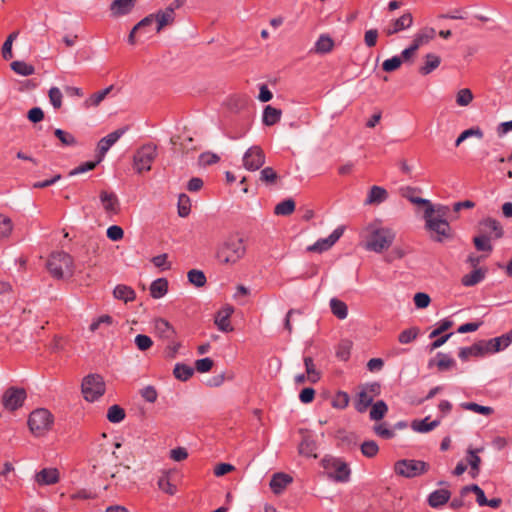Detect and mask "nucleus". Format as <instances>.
Instances as JSON below:
<instances>
[{
  "label": "nucleus",
  "instance_id": "f257e3e1",
  "mask_svg": "<svg viewBox=\"0 0 512 512\" xmlns=\"http://www.w3.org/2000/svg\"><path fill=\"white\" fill-rule=\"evenodd\" d=\"M361 236L365 240L366 250L381 253L392 245L396 235L391 228L383 226L379 220H374L363 228Z\"/></svg>",
  "mask_w": 512,
  "mask_h": 512
},
{
  "label": "nucleus",
  "instance_id": "f03ea898",
  "mask_svg": "<svg viewBox=\"0 0 512 512\" xmlns=\"http://www.w3.org/2000/svg\"><path fill=\"white\" fill-rule=\"evenodd\" d=\"M448 212L449 208L444 205L424 210L425 227L431 233V238L437 242L452 238V230L447 221Z\"/></svg>",
  "mask_w": 512,
  "mask_h": 512
},
{
  "label": "nucleus",
  "instance_id": "7ed1b4c3",
  "mask_svg": "<svg viewBox=\"0 0 512 512\" xmlns=\"http://www.w3.org/2000/svg\"><path fill=\"white\" fill-rule=\"evenodd\" d=\"M246 254V245L243 238L230 235L217 247L216 258L223 265H235Z\"/></svg>",
  "mask_w": 512,
  "mask_h": 512
},
{
  "label": "nucleus",
  "instance_id": "20e7f679",
  "mask_svg": "<svg viewBox=\"0 0 512 512\" xmlns=\"http://www.w3.org/2000/svg\"><path fill=\"white\" fill-rule=\"evenodd\" d=\"M46 266L50 274L56 279L71 277L74 272L72 257L65 252L52 253Z\"/></svg>",
  "mask_w": 512,
  "mask_h": 512
},
{
  "label": "nucleus",
  "instance_id": "39448f33",
  "mask_svg": "<svg viewBox=\"0 0 512 512\" xmlns=\"http://www.w3.org/2000/svg\"><path fill=\"white\" fill-rule=\"evenodd\" d=\"M321 465L329 479L340 483L349 481L351 470L348 464L341 458L326 455L321 460Z\"/></svg>",
  "mask_w": 512,
  "mask_h": 512
},
{
  "label": "nucleus",
  "instance_id": "423d86ee",
  "mask_svg": "<svg viewBox=\"0 0 512 512\" xmlns=\"http://www.w3.org/2000/svg\"><path fill=\"white\" fill-rule=\"evenodd\" d=\"M53 420V415L47 409L40 408L31 412L28 425L30 431L39 437L45 435L51 429Z\"/></svg>",
  "mask_w": 512,
  "mask_h": 512
},
{
  "label": "nucleus",
  "instance_id": "0eeeda50",
  "mask_svg": "<svg viewBox=\"0 0 512 512\" xmlns=\"http://www.w3.org/2000/svg\"><path fill=\"white\" fill-rule=\"evenodd\" d=\"M157 156V147L154 144H145L134 154L133 167L137 173L149 171Z\"/></svg>",
  "mask_w": 512,
  "mask_h": 512
},
{
  "label": "nucleus",
  "instance_id": "6e6552de",
  "mask_svg": "<svg viewBox=\"0 0 512 512\" xmlns=\"http://www.w3.org/2000/svg\"><path fill=\"white\" fill-rule=\"evenodd\" d=\"M428 467L429 465L421 460L403 459L394 464V471L400 476L413 478L427 472Z\"/></svg>",
  "mask_w": 512,
  "mask_h": 512
},
{
  "label": "nucleus",
  "instance_id": "1a4fd4ad",
  "mask_svg": "<svg viewBox=\"0 0 512 512\" xmlns=\"http://www.w3.org/2000/svg\"><path fill=\"white\" fill-rule=\"evenodd\" d=\"M380 393L381 386L377 382L361 386L355 401V409L359 413L365 412L372 405L374 398L380 395Z\"/></svg>",
  "mask_w": 512,
  "mask_h": 512
},
{
  "label": "nucleus",
  "instance_id": "9d476101",
  "mask_svg": "<svg viewBox=\"0 0 512 512\" xmlns=\"http://www.w3.org/2000/svg\"><path fill=\"white\" fill-rule=\"evenodd\" d=\"M84 398L93 402L105 393V382L100 375H88L82 382Z\"/></svg>",
  "mask_w": 512,
  "mask_h": 512
},
{
  "label": "nucleus",
  "instance_id": "9b49d317",
  "mask_svg": "<svg viewBox=\"0 0 512 512\" xmlns=\"http://www.w3.org/2000/svg\"><path fill=\"white\" fill-rule=\"evenodd\" d=\"M154 24V14L143 18L131 30L128 36V42L134 45L138 40L149 39L153 35V32H155Z\"/></svg>",
  "mask_w": 512,
  "mask_h": 512
},
{
  "label": "nucleus",
  "instance_id": "f8f14e48",
  "mask_svg": "<svg viewBox=\"0 0 512 512\" xmlns=\"http://www.w3.org/2000/svg\"><path fill=\"white\" fill-rule=\"evenodd\" d=\"M265 153L260 146H251L243 155V166L249 171H256L265 164Z\"/></svg>",
  "mask_w": 512,
  "mask_h": 512
},
{
  "label": "nucleus",
  "instance_id": "ddd939ff",
  "mask_svg": "<svg viewBox=\"0 0 512 512\" xmlns=\"http://www.w3.org/2000/svg\"><path fill=\"white\" fill-rule=\"evenodd\" d=\"M25 399V389L10 387L3 394L2 403L6 409L14 411L23 405Z\"/></svg>",
  "mask_w": 512,
  "mask_h": 512
},
{
  "label": "nucleus",
  "instance_id": "4468645a",
  "mask_svg": "<svg viewBox=\"0 0 512 512\" xmlns=\"http://www.w3.org/2000/svg\"><path fill=\"white\" fill-rule=\"evenodd\" d=\"M343 227L336 228L327 238L319 239L314 244L307 247L309 252L321 253L330 249L342 236Z\"/></svg>",
  "mask_w": 512,
  "mask_h": 512
},
{
  "label": "nucleus",
  "instance_id": "2eb2a0df",
  "mask_svg": "<svg viewBox=\"0 0 512 512\" xmlns=\"http://www.w3.org/2000/svg\"><path fill=\"white\" fill-rule=\"evenodd\" d=\"M478 450H468V454L466 456L465 461H460L457 466L455 467L453 474L456 476L462 475L468 468V466L471 467L470 473L473 477L476 476L477 470H478V463L480 461V458L477 455Z\"/></svg>",
  "mask_w": 512,
  "mask_h": 512
},
{
  "label": "nucleus",
  "instance_id": "dca6fc26",
  "mask_svg": "<svg viewBox=\"0 0 512 512\" xmlns=\"http://www.w3.org/2000/svg\"><path fill=\"white\" fill-rule=\"evenodd\" d=\"M413 24V17L411 13H405L398 19L392 20L384 29L383 33L387 36H392L403 30L410 28Z\"/></svg>",
  "mask_w": 512,
  "mask_h": 512
},
{
  "label": "nucleus",
  "instance_id": "f3484780",
  "mask_svg": "<svg viewBox=\"0 0 512 512\" xmlns=\"http://www.w3.org/2000/svg\"><path fill=\"white\" fill-rule=\"evenodd\" d=\"M127 131V128H120L117 129L107 136L103 137L99 142L97 146L98 154H99V161L104 157L106 152L110 149L112 145H114L119 138Z\"/></svg>",
  "mask_w": 512,
  "mask_h": 512
},
{
  "label": "nucleus",
  "instance_id": "a211bd4d",
  "mask_svg": "<svg viewBox=\"0 0 512 512\" xmlns=\"http://www.w3.org/2000/svg\"><path fill=\"white\" fill-rule=\"evenodd\" d=\"M154 330L157 336L165 341L172 340L177 334L173 325L164 318L154 320Z\"/></svg>",
  "mask_w": 512,
  "mask_h": 512
},
{
  "label": "nucleus",
  "instance_id": "6ab92c4d",
  "mask_svg": "<svg viewBox=\"0 0 512 512\" xmlns=\"http://www.w3.org/2000/svg\"><path fill=\"white\" fill-rule=\"evenodd\" d=\"M234 312V309L232 306H226L215 316V324L218 327V329L222 332H231L233 331V327L230 323V316Z\"/></svg>",
  "mask_w": 512,
  "mask_h": 512
},
{
  "label": "nucleus",
  "instance_id": "aec40b11",
  "mask_svg": "<svg viewBox=\"0 0 512 512\" xmlns=\"http://www.w3.org/2000/svg\"><path fill=\"white\" fill-rule=\"evenodd\" d=\"M292 481L293 478L290 475L278 472L272 476L269 485L274 494L280 495Z\"/></svg>",
  "mask_w": 512,
  "mask_h": 512
},
{
  "label": "nucleus",
  "instance_id": "412c9836",
  "mask_svg": "<svg viewBox=\"0 0 512 512\" xmlns=\"http://www.w3.org/2000/svg\"><path fill=\"white\" fill-rule=\"evenodd\" d=\"M173 8H166L154 14L155 33H159L164 27L174 22Z\"/></svg>",
  "mask_w": 512,
  "mask_h": 512
},
{
  "label": "nucleus",
  "instance_id": "4be33fe9",
  "mask_svg": "<svg viewBox=\"0 0 512 512\" xmlns=\"http://www.w3.org/2000/svg\"><path fill=\"white\" fill-rule=\"evenodd\" d=\"M35 481L41 485H53L59 481V471L56 468H44L35 475Z\"/></svg>",
  "mask_w": 512,
  "mask_h": 512
},
{
  "label": "nucleus",
  "instance_id": "5701e85b",
  "mask_svg": "<svg viewBox=\"0 0 512 512\" xmlns=\"http://www.w3.org/2000/svg\"><path fill=\"white\" fill-rule=\"evenodd\" d=\"M100 200L106 213L115 215L119 212V201L114 193L101 191Z\"/></svg>",
  "mask_w": 512,
  "mask_h": 512
},
{
  "label": "nucleus",
  "instance_id": "b1692460",
  "mask_svg": "<svg viewBox=\"0 0 512 512\" xmlns=\"http://www.w3.org/2000/svg\"><path fill=\"white\" fill-rule=\"evenodd\" d=\"M136 0H113L110 5L112 16L120 17L129 14L134 8Z\"/></svg>",
  "mask_w": 512,
  "mask_h": 512
},
{
  "label": "nucleus",
  "instance_id": "393cba45",
  "mask_svg": "<svg viewBox=\"0 0 512 512\" xmlns=\"http://www.w3.org/2000/svg\"><path fill=\"white\" fill-rule=\"evenodd\" d=\"M388 192L385 188L380 186H372L369 190L367 198L365 200V205H374L380 204L387 200Z\"/></svg>",
  "mask_w": 512,
  "mask_h": 512
},
{
  "label": "nucleus",
  "instance_id": "a878e982",
  "mask_svg": "<svg viewBox=\"0 0 512 512\" xmlns=\"http://www.w3.org/2000/svg\"><path fill=\"white\" fill-rule=\"evenodd\" d=\"M468 262L474 269L470 274L465 275L462 278V284L465 286H472L480 281V268H477V265L479 263V257L471 255L468 258Z\"/></svg>",
  "mask_w": 512,
  "mask_h": 512
},
{
  "label": "nucleus",
  "instance_id": "bb28decb",
  "mask_svg": "<svg viewBox=\"0 0 512 512\" xmlns=\"http://www.w3.org/2000/svg\"><path fill=\"white\" fill-rule=\"evenodd\" d=\"M317 443L310 436H304L301 443L298 446V452L300 455L305 457L317 458Z\"/></svg>",
  "mask_w": 512,
  "mask_h": 512
},
{
  "label": "nucleus",
  "instance_id": "cd10ccee",
  "mask_svg": "<svg viewBox=\"0 0 512 512\" xmlns=\"http://www.w3.org/2000/svg\"><path fill=\"white\" fill-rule=\"evenodd\" d=\"M441 59L438 55L428 53L424 57V64L419 67V73L426 76L439 67Z\"/></svg>",
  "mask_w": 512,
  "mask_h": 512
},
{
  "label": "nucleus",
  "instance_id": "c85d7f7f",
  "mask_svg": "<svg viewBox=\"0 0 512 512\" xmlns=\"http://www.w3.org/2000/svg\"><path fill=\"white\" fill-rule=\"evenodd\" d=\"M172 474L171 470L164 471L157 482L159 489L168 495H175L177 492V486L171 481Z\"/></svg>",
  "mask_w": 512,
  "mask_h": 512
},
{
  "label": "nucleus",
  "instance_id": "c756f323",
  "mask_svg": "<svg viewBox=\"0 0 512 512\" xmlns=\"http://www.w3.org/2000/svg\"><path fill=\"white\" fill-rule=\"evenodd\" d=\"M450 492L446 489H439L429 495L428 503L431 507L437 508L448 502L450 499Z\"/></svg>",
  "mask_w": 512,
  "mask_h": 512
},
{
  "label": "nucleus",
  "instance_id": "7c9ffc66",
  "mask_svg": "<svg viewBox=\"0 0 512 512\" xmlns=\"http://www.w3.org/2000/svg\"><path fill=\"white\" fill-rule=\"evenodd\" d=\"M435 29L431 27H425L415 34L412 44L419 49L422 45L427 44L435 36Z\"/></svg>",
  "mask_w": 512,
  "mask_h": 512
},
{
  "label": "nucleus",
  "instance_id": "2f4dec72",
  "mask_svg": "<svg viewBox=\"0 0 512 512\" xmlns=\"http://www.w3.org/2000/svg\"><path fill=\"white\" fill-rule=\"evenodd\" d=\"M507 348L506 342L503 340V335L492 338L485 343L482 342V353H496Z\"/></svg>",
  "mask_w": 512,
  "mask_h": 512
},
{
  "label": "nucleus",
  "instance_id": "473e14b6",
  "mask_svg": "<svg viewBox=\"0 0 512 512\" xmlns=\"http://www.w3.org/2000/svg\"><path fill=\"white\" fill-rule=\"evenodd\" d=\"M168 291V281L165 278H158L150 285V295L154 299L163 297Z\"/></svg>",
  "mask_w": 512,
  "mask_h": 512
},
{
  "label": "nucleus",
  "instance_id": "72a5a7b5",
  "mask_svg": "<svg viewBox=\"0 0 512 512\" xmlns=\"http://www.w3.org/2000/svg\"><path fill=\"white\" fill-rule=\"evenodd\" d=\"M113 85L100 90L90 95L84 102L86 108L97 107L106 98V96L112 91Z\"/></svg>",
  "mask_w": 512,
  "mask_h": 512
},
{
  "label": "nucleus",
  "instance_id": "f704fd0d",
  "mask_svg": "<svg viewBox=\"0 0 512 512\" xmlns=\"http://www.w3.org/2000/svg\"><path fill=\"white\" fill-rule=\"evenodd\" d=\"M334 41L328 35H321L315 43L314 52L318 54H326L332 51Z\"/></svg>",
  "mask_w": 512,
  "mask_h": 512
},
{
  "label": "nucleus",
  "instance_id": "c9c22d12",
  "mask_svg": "<svg viewBox=\"0 0 512 512\" xmlns=\"http://www.w3.org/2000/svg\"><path fill=\"white\" fill-rule=\"evenodd\" d=\"M330 309L335 317L340 320L347 318L348 316V307L345 302L339 300L337 298H332L330 300Z\"/></svg>",
  "mask_w": 512,
  "mask_h": 512
},
{
  "label": "nucleus",
  "instance_id": "e433bc0d",
  "mask_svg": "<svg viewBox=\"0 0 512 512\" xmlns=\"http://www.w3.org/2000/svg\"><path fill=\"white\" fill-rule=\"evenodd\" d=\"M281 115L280 109L268 105L263 112V123L267 126H272L280 121Z\"/></svg>",
  "mask_w": 512,
  "mask_h": 512
},
{
  "label": "nucleus",
  "instance_id": "4c0bfd02",
  "mask_svg": "<svg viewBox=\"0 0 512 512\" xmlns=\"http://www.w3.org/2000/svg\"><path fill=\"white\" fill-rule=\"evenodd\" d=\"M304 365L306 369L307 380L310 383H317L321 378V374L316 369L313 359L309 356L304 357Z\"/></svg>",
  "mask_w": 512,
  "mask_h": 512
},
{
  "label": "nucleus",
  "instance_id": "58836bf2",
  "mask_svg": "<svg viewBox=\"0 0 512 512\" xmlns=\"http://www.w3.org/2000/svg\"><path fill=\"white\" fill-rule=\"evenodd\" d=\"M482 226L490 233L492 238L498 239L503 235V229L500 223L495 219L488 218L482 221Z\"/></svg>",
  "mask_w": 512,
  "mask_h": 512
},
{
  "label": "nucleus",
  "instance_id": "ea45409f",
  "mask_svg": "<svg viewBox=\"0 0 512 512\" xmlns=\"http://www.w3.org/2000/svg\"><path fill=\"white\" fill-rule=\"evenodd\" d=\"M388 412V406L383 400H379L372 405L369 416L373 421H380Z\"/></svg>",
  "mask_w": 512,
  "mask_h": 512
},
{
  "label": "nucleus",
  "instance_id": "a19ab883",
  "mask_svg": "<svg viewBox=\"0 0 512 512\" xmlns=\"http://www.w3.org/2000/svg\"><path fill=\"white\" fill-rule=\"evenodd\" d=\"M173 374L180 381H187L194 374V369L183 363H177L174 367Z\"/></svg>",
  "mask_w": 512,
  "mask_h": 512
},
{
  "label": "nucleus",
  "instance_id": "79ce46f5",
  "mask_svg": "<svg viewBox=\"0 0 512 512\" xmlns=\"http://www.w3.org/2000/svg\"><path fill=\"white\" fill-rule=\"evenodd\" d=\"M113 294L115 298L123 300L125 302L132 301L135 299L134 290L126 285H118L115 287Z\"/></svg>",
  "mask_w": 512,
  "mask_h": 512
},
{
  "label": "nucleus",
  "instance_id": "37998d69",
  "mask_svg": "<svg viewBox=\"0 0 512 512\" xmlns=\"http://www.w3.org/2000/svg\"><path fill=\"white\" fill-rule=\"evenodd\" d=\"M439 424V421L434 420L432 422H428V418H425L423 420H415L412 422L411 427L414 431L420 432V433H426L437 427Z\"/></svg>",
  "mask_w": 512,
  "mask_h": 512
},
{
  "label": "nucleus",
  "instance_id": "c03bdc74",
  "mask_svg": "<svg viewBox=\"0 0 512 512\" xmlns=\"http://www.w3.org/2000/svg\"><path fill=\"white\" fill-rule=\"evenodd\" d=\"M10 66L15 73L22 76H30L35 72L34 66L24 61H14Z\"/></svg>",
  "mask_w": 512,
  "mask_h": 512
},
{
  "label": "nucleus",
  "instance_id": "a18cd8bd",
  "mask_svg": "<svg viewBox=\"0 0 512 512\" xmlns=\"http://www.w3.org/2000/svg\"><path fill=\"white\" fill-rule=\"evenodd\" d=\"M295 210V202L292 199H286L278 203L274 208L276 215L288 216Z\"/></svg>",
  "mask_w": 512,
  "mask_h": 512
},
{
  "label": "nucleus",
  "instance_id": "49530a36",
  "mask_svg": "<svg viewBox=\"0 0 512 512\" xmlns=\"http://www.w3.org/2000/svg\"><path fill=\"white\" fill-rule=\"evenodd\" d=\"M187 277L189 282L198 288L203 287L207 282L204 272L198 269L190 270Z\"/></svg>",
  "mask_w": 512,
  "mask_h": 512
},
{
  "label": "nucleus",
  "instance_id": "de8ad7c7",
  "mask_svg": "<svg viewBox=\"0 0 512 512\" xmlns=\"http://www.w3.org/2000/svg\"><path fill=\"white\" fill-rule=\"evenodd\" d=\"M125 411L119 405H112L107 411V419L111 423H120L125 418Z\"/></svg>",
  "mask_w": 512,
  "mask_h": 512
},
{
  "label": "nucleus",
  "instance_id": "09e8293b",
  "mask_svg": "<svg viewBox=\"0 0 512 512\" xmlns=\"http://www.w3.org/2000/svg\"><path fill=\"white\" fill-rule=\"evenodd\" d=\"M277 179L278 175L272 167H265L260 171L259 180L266 185H274Z\"/></svg>",
  "mask_w": 512,
  "mask_h": 512
},
{
  "label": "nucleus",
  "instance_id": "8fccbe9b",
  "mask_svg": "<svg viewBox=\"0 0 512 512\" xmlns=\"http://www.w3.org/2000/svg\"><path fill=\"white\" fill-rule=\"evenodd\" d=\"M419 332L420 330L417 327L405 329L398 335V341L401 344L411 343L418 337Z\"/></svg>",
  "mask_w": 512,
  "mask_h": 512
},
{
  "label": "nucleus",
  "instance_id": "3c124183",
  "mask_svg": "<svg viewBox=\"0 0 512 512\" xmlns=\"http://www.w3.org/2000/svg\"><path fill=\"white\" fill-rule=\"evenodd\" d=\"M191 211V200L186 194L178 197V214L180 217H187Z\"/></svg>",
  "mask_w": 512,
  "mask_h": 512
},
{
  "label": "nucleus",
  "instance_id": "603ef678",
  "mask_svg": "<svg viewBox=\"0 0 512 512\" xmlns=\"http://www.w3.org/2000/svg\"><path fill=\"white\" fill-rule=\"evenodd\" d=\"M55 136L59 139L63 146H75L77 145V140L71 133L64 131L62 129H56L54 131Z\"/></svg>",
  "mask_w": 512,
  "mask_h": 512
},
{
  "label": "nucleus",
  "instance_id": "864d4df0",
  "mask_svg": "<svg viewBox=\"0 0 512 512\" xmlns=\"http://www.w3.org/2000/svg\"><path fill=\"white\" fill-rule=\"evenodd\" d=\"M361 452L365 457L372 458L379 452L378 444L374 440H367L361 444Z\"/></svg>",
  "mask_w": 512,
  "mask_h": 512
},
{
  "label": "nucleus",
  "instance_id": "5fc2aeb1",
  "mask_svg": "<svg viewBox=\"0 0 512 512\" xmlns=\"http://www.w3.org/2000/svg\"><path fill=\"white\" fill-rule=\"evenodd\" d=\"M48 97L54 109L62 107L63 94L58 87H51L48 91Z\"/></svg>",
  "mask_w": 512,
  "mask_h": 512
},
{
  "label": "nucleus",
  "instance_id": "6e6d98bb",
  "mask_svg": "<svg viewBox=\"0 0 512 512\" xmlns=\"http://www.w3.org/2000/svg\"><path fill=\"white\" fill-rule=\"evenodd\" d=\"M374 433L383 438V439H391L395 436V433L392 429L387 427L386 423H378L373 426Z\"/></svg>",
  "mask_w": 512,
  "mask_h": 512
},
{
  "label": "nucleus",
  "instance_id": "4d7b16f0",
  "mask_svg": "<svg viewBox=\"0 0 512 512\" xmlns=\"http://www.w3.org/2000/svg\"><path fill=\"white\" fill-rule=\"evenodd\" d=\"M478 355H480V344L478 343L473 344L471 347L462 348L459 352V357L463 361L468 360L471 356L477 357Z\"/></svg>",
  "mask_w": 512,
  "mask_h": 512
},
{
  "label": "nucleus",
  "instance_id": "13d9d810",
  "mask_svg": "<svg viewBox=\"0 0 512 512\" xmlns=\"http://www.w3.org/2000/svg\"><path fill=\"white\" fill-rule=\"evenodd\" d=\"M349 404V396L346 392H338L332 399V406L337 409H344Z\"/></svg>",
  "mask_w": 512,
  "mask_h": 512
},
{
  "label": "nucleus",
  "instance_id": "bf43d9fd",
  "mask_svg": "<svg viewBox=\"0 0 512 512\" xmlns=\"http://www.w3.org/2000/svg\"><path fill=\"white\" fill-rule=\"evenodd\" d=\"M134 341H135V345L137 346V348L140 351H146V350L150 349L153 345L152 339L149 336L144 335V334H138L135 337Z\"/></svg>",
  "mask_w": 512,
  "mask_h": 512
},
{
  "label": "nucleus",
  "instance_id": "052dcab7",
  "mask_svg": "<svg viewBox=\"0 0 512 512\" xmlns=\"http://www.w3.org/2000/svg\"><path fill=\"white\" fill-rule=\"evenodd\" d=\"M351 342L350 341H342L339 343L336 351V356L343 361L348 360L350 356V349H351Z\"/></svg>",
  "mask_w": 512,
  "mask_h": 512
},
{
  "label": "nucleus",
  "instance_id": "680f3d73",
  "mask_svg": "<svg viewBox=\"0 0 512 512\" xmlns=\"http://www.w3.org/2000/svg\"><path fill=\"white\" fill-rule=\"evenodd\" d=\"M402 64V59L401 57L399 56H394L390 59H387L385 60L383 63H382V69L385 71V72H393L397 69L400 68Z\"/></svg>",
  "mask_w": 512,
  "mask_h": 512
},
{
  "label": "nucleus",
  "instance_id": "e2e57ef3",
  "mask_svg": "<svg viewBox=\"0 0 512 512\" xmlns=\"http://www.w3.org/2000/svg\"><path fill=\"white\" fill-rule=\"evenodd\" d=\"M473 96L469 89L464 88L458 91L456 96V103L459 106H467L472 101Z\"/></svg>",
  "mask_w": 512,
  "mask_h": 512
},
{
  "label": "nucleus",
  "instance_id": "0e129e2a",
  "mask_svg": "<svg viewBox=\"0 0 512 512\" xmlns=\"http://www.w3.org/2000/svg\"><path fill=\"white\" fill-rule=\"evenodd\" d=\"M471 137L474 138H480V128H470L465 131H463L459 137L455 141V145L459 146L462 142H464L466 139H469Z\"/></svg>",
  "mask_w": 512,
  "mask_h": 512
},
{
  "label": "nucleus",
  "instance_id": "69168bd1",
  "mask_svg": "<svg viewBox=\"0 0 512 512\" xmlns=\"http://www.w3.org/2000/svg\"><path fill=\"white\" fill-rule=\"evenodd\" d=\"M167 345L165 348V352L169 358H175L178 354L182 344L180 341H177L175 338L172 340H167Z\"/></svg>",
  "mask_w": 512,
  "mask_h": 512
},
{
  "label": "nucleus",
  "instance_id": "338daca9",
  "mask_svg": "<svg viewBox=\"0 0 512 512\" xmlns=\"http://www.w3.org/2000/svg\"><path fill=\"white\" fill-rule=\"evenodd\" d=\"M214 365V361L211 358H202L198 359L195 362V369L199 373H206L209 372Z\"/></svg>",
  "mask_w": 512,
  "mask_h": 512
},
{
  "label": "nucleus",
  "instance_id": "774afa93",
  "mask_svg": "<svg viewBox=\"0 0 512 512\" xmlns=\"http://www.w3.org/2000/svg\"><path fill=\"white\" fill-rule=\"evenodd\" d=\"M430 302L431 299L427 293L418 292L414 295V304L418 309H424L428 307Z\"/></svg>",
  "mask_w": 512,
  "mask_h": 512
}]
</instances>
